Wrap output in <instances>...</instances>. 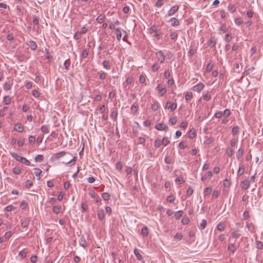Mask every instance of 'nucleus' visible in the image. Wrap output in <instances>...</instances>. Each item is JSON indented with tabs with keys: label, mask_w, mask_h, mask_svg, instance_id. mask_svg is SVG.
Returning a JSON list of instances; mask_svg holds the SVG:
<instances>
[{
	"label": "nucleus",
	"mask_w": 263,
	"mask_h": 263,
	"mask_svg": "<svg viewBox=\"0 0 263 263\" xmlns=\"http://www.w3.org/2000/svg\"><path fill=\"white\" fill-rule=\"evenodd\" d=\"M159 107L158 104L157 103H154L152 105L151 108L154 111H156Z\"/></svg>",
	"instance_id": "obj_60"
},
{
	"label": "nucleus",
	"mask_w": 263,
	"mask_h": 263,
	"mask_svg": "<svg viewBox=\"0 0 263 263\" xmlns=\"http://www.w3.org/2000/svg\"><path fill=\"white\" fill-rule=\"evenodd\" d=\"M134 254L137 257V259L139 260H141L142 259V255L139 253L138 249H135L134 250Z\"/></svg>",
	"instance_id": "obj_29"
},
{
	"label": "nucleus",
	"mask_w": 263,
	"mask_h": 263,
	"mask_svg": "<svg viewBox=\"0 0 263 263\" xmlns=\"http://www.w3.org/2000/svg\"><path fill=\"white\" fill-rule=\"evenodd\" d=\"M228 9L230 12L233 13L236 11V8L234 5L230 4L228 6Z\"/></svg>",
	"instance_id": "obj_36"
},
{
	"label": "nucleus",
	"mask_w": 263,
	"mask_h": 263,
	"mask_svg": "<svg viewBox=\"0 0 263 263\" xmlns=\"http://www.w3.org/2000/svg\"><path fill=\"white\" fill-rule=\"evenodd\" d=\"M208 43L211 48H213L216 44V40L213 36L211 37V38L208 40Z\"/></svg>",
	"instance_id": "obj_13"
},
{
	"label": "nucleus",
	"mask_w": 263,
	"mask_h": 263,
	"mask_svg": "<svg viewBox=\"0 0 263 263\" xmlns=\"http://www.w3.org/2000/svg\"><path fill=\"white\" fill-rule=\"evenodd\" d=\"M170 36L172 40H176L178 37V33L176 31L172 32Z\"/></svg>",
	"instance_id": "obj_44"
},
{
	"label": "nucleus",
	"mask_w": 263,
	"mask_h": 263,
	"mask_svg": "<svg viewBox=\"0 0 263 263\" xmlns=\"http://www.w3.org/2000/svg\"><path fill=\"white\" fill-rule=\"evenodd\" d=\"M164 161L167 164H170L172 162V158L168 155L165 156Z\"/></svg>",
	"instance_id": "obj_55"
},
{
	"label": "nucleus",
	"mask_w": 263,
	"mask_h": 263,
	"mask_svg": "<svg viewBox=\"0 0 263 263\" xmlns=\"http://www.w3.org/2000/svg\"><path fill=\"white\" fill-rule=\"evenodd\" d=\"M21 170L18 167H14L13 169V173L16 175L20 174L21 173Z\"/></svg>",
	"instance_id": "obj_64"
},
{
	"label": "nucleus",
	"mask_w": 263,
	"mask_h": 263,
	"mask_svg": "<svg viewBox=\"0 0 263 263\" xmlns=\"http://www.w3.org/2000/svg\"><path fill=\"white\" fill-rule=\"evenodd\" d=\"M224 228V224L222 222H219L217 226V229L220 232L223 231Z\"/></svg>",
	"instance_id": "obj_27"
},
{
	"label": "nucleus",
	"mask_w": 263,
	"mask_h": 263,
	"mask_svg": "<svg viewBox=\"0 0 263 263\" xmlns=\"http://www.w3.org/2000/svg\"><path fill=\"white\" fill-rule=\"evenodd\" d=\"M206 226V221L205 219H202L201 223L199 226V229L201 230H203Z\"/></svg>",
	"instance_id": "obj_35"
},
{
	"label": "nucleus",
	"mask_w": 263,
	"mask_h": 263,
	"mask_svg": "<svg viewBox=\"0 0 263 263\" xmlns=\"http://www.w3.org/2000/svg\"><path fill=\"white\" fill-rule=\"evenodd\" d=\"M222 115L223 112L221 111H217L215 113L214 116L217 118H220L222 117Z\"/></svg>",
	"instance_id": "obj_50"
},
{
	"label": "nucleus",
	"mask_w": 263,
	"mask_h": 263,
	"mask_svg": "<svg viewBox=\"0 0 263 263\" xmlns=\"http://www.w3.org/2000/svg\"><path fill=\"white\" fill-rule=\"evenodd\" d=\"M32 95L35 98H38L40 97V93L37 90H33L32 92Z\"/></svg>",
	"instance_id": "obj_56"
},
{
	"label": "nucleus",
	"mask_w": 263,
	"mask_h": 263,
	"mask_svg": "<svg viewBox=\"0 0 263 263\" xmlns=\"http://www.w3.org/2000/svg\"><path fill=\"white\" fill-rule=\"evenodd\" d=\"M168 22L170 23V24L173 27H176L179 25V21L178 19L175 17H172L168 21Z\"/></svg>",
	"instance_id": "obj_9"
},
{
	"label": "nucleus",
	"mask_w": 263,
	"mask_h": 263,
	"mask_svg": "<svg viewBox=\"0 0 263 263\" xmlns=\"http://www.w3.org/2000/svg\"><path fill=\"white\" fill-rule=\"evenodd\" d=\"M27 255V252L24 251V250L21 251L18 253V256L21 258H25Z\"/></svg>",
	"instance_id": "obj_47"
},
{
	"label": "nucleus",
	"mask_w": 263,
	"mask_h": 263,
	"mask_svg": "<svg viewBox=\"0 0 263 263\" xmlns=\"http://www.w3.org/2000/svg\"><path fill=\"white\" fill-rule=\"evenodd\" d=\"M141 234L143 237H146L148 234V230L146 226L144 227L141 230Z\"/></svg>",
	"instance_id": "obj_20"
},
{
	"label": "nucleus",
	"mask_w": 263,
	"mask_h": 263,
	"mask_svg": "<svg viewBox=\"0 0 263 263\" xmlns=\"http://www.w3.org/2000/svg\"><path fill=\"white\" fill-rule=\"evenodd\" d=\"M122 30L119 28L116 29L115 33L117 36V39L118 41H120L121 39Z\"/></svg>",
	"instance_id": "obj_15"
},
{
	"label": "nucleus",
	"mask_w": 263,
	"mask_h": 263,
	"mask_svg": "<svg viewBox=\"0 0 263 263\" xmlns=\"http://www.w3.org/2000/svg\"><path fill=\"white\" fill-rule=\"evenodd\" d=\"M14 129L18 132H22L24 130V127L21 124L17 123L14 125Z\"/></svg>",
	"instance_id": "obj_16"
},
{
	"label": "nucleus",
	"mask_w": 263,
	"mask_h": 263,
	"mask_svg": "<svg viewBox=\"0 0 263 263\" xmlns=\"http://www.w3.org/2000/svg\"><path fill=\"white\" fill-rule=\"evenodd\" d=\"M76 159H77V157H73V158L71 160H70L68 162L66 163V165L69 164L70 166L73 165H74L75 164Z\"/></svg>",
	"instance_id": "obj_42"
},
{
	"label": "nucleus",
	"mask_w": 263,
	"mask_h": 263,
	"mask_svg": "<svg viewBox=\"0 0 263 263\" xmlns=\"http://www.w3.org/2000/svg\"><path fill=\"white\" fill-rule=\"evenodd\" d=\"M239 132V127L238 126H235L233 127L232 133L233 135H237Z\"/></svg>",
	"instance_id": "obj_31"
},
{
	"label": "nucleus",
	"mask_w": 263,
	"mask_h": 263,
	"mask_svg": "<svg viewBox=\"0 0 263 263\" xmlns=\"http://www.w3.org/2000/svg\"><path fill=\"white\" fill-rule=\"evenodd\" d=\"M175 197L173 195H170L168 196L166 200L167 202H169L170 203L173 202L175 200Z\"/></svg>",
	"instance_id": "obj_48"
},
{
	"label": "nucleus",
	"mask_w": 263,
	"mask_h": 263,
	"mask_svg": "<svg viewBox=\"0 0 263 263\" xmlns=\"http://www.w3.org/2000/svg\"><path fill=\"white\" fill-rule=\"evenodd\" d=\"M97 216L98 218L102 220H103L105 217V214L104 210L102 209H99L98 211Z\"/></svg>",
	"instance_id": "obj_14"
},
{
	"label": "nucleus",
	"mask_w": 263,
	"mask_h": 263,
	"mask_svg": "<svg viewBox=\"0 0 263 263\" xmlns=\"http://www.w3.org/2000/svg\"><path fill=\"white\" fill-rule=\"evenodd\" d=\"M21 226L23 228L27 227L30 223V219L28 218H23L21 220Z\"/></svg>",
	"instance_id": "obj_8"
},
{
	"label": "nucleus",
	"mask_w": 263,
	"mask_h": 263,
	"mask_svg": "<svg viewBox=\"0 0 263 263\" xmlns=\"http://www.w3.org/2000/svg\"><path fill=\"white\" fill-rule=\"evenodd\" d=\"M67 153L65 151H61L60 152L55 153L54 154V157L55 159H59L61 157L64 156Z\"/></svg>",
	"instance_id": "obj_17"
},
{
	"label": "nucleus",
	"mask_w": 263,
	"mask_h": 263,
	"mask_svg": "<svg viewBox=\"0 0 263 263\" xmlns=\"http://www.w3.org/2000/svg\"><path fill=\"white\" fill-rule=\"evenodd\" d=\"M228 250L234 253L236 251V248L234 243H230L228 246Z\"/></svg>",
	"instance_id": "obj_33"
},
{
	"label": "nucleus",
	"mask_w": 263,
	"mask_h": 263,
	"mask_svg": "<svg viewBox=\"0 0 263 263\" xmlns=\"http://www.w3.org/2000/svg\"><path fill=\"white\" fill-rule=\"evenodd\" d=\"M160 68V66L158 65L157 63H154L152 68V70L153 72H155L158 70Z\"/></svg>",
	"instance_id": "obj_40"
},
{
	"label": "nucleus",
	"mask_w": 263,
	"mask_h": 263,
	"mask_svg": "<svg viewBox=\"0 0 263 263\" xmlns=\"http://www.w3.org/2000/svg\"><path fill=\"white\" fill-rule=\"evenodd\" d=\"M193 97V94L192 92L188 91L185 93V99L186 101H189L191 99H192Z\"/></svg>",
	"instance_id": "obj_34"
},
{
	"label": "nucleus",
	"mask_w": 263,
	"mask_h": 263,
	"mask_svg": "<svg viewBox=\"0 0 263 263\" xmlns=\"http://www.w3.org/2000/svg\"><path fill=\"white\" fill-rule=\"evenodd\" d=\"M76 159H77V157H73V158L71 160H70L68 162L66 163V165L69 164L70 166L73 165H74L75 164Z\"/></svg>",
	"instance_id": "obj_43"
},
{
	"label": "nucleus",
	"mask_w": 263,
	"mask_h": 263,
	"mask_svg": "<svg viewBox=\"0 0 263 263\" xmlns=\"http://www.w3.org/2000/svg\"><path fill=\"white\" fill-rule=\"evenodd\" d=\"M21 163H22L27 166H29L30 165V161L25 157H24L23 158L22 161H21Z\"/></svg>",
	"instance_id": "obj_54"
},
{
	"label": "nucleus",
	"mask_w": 263,
	"mask_h": 263,
	"mask_svg": "<svg viewBox=\"0 0 263 263\" xmlns=\"http://www.w3.org/2000/svg\"><path fill=\"white\" fill-rule=\"evenodd\" d=\"M157 59L160 63H162L165 61V55L162 51L159 50L155 53Z\"/></svg>",
	"instance_id": "obj_1"
},
{
	"label": "nucleus",
	"mask_w": 263,
	"mask_h": 263,
	"mask_svg": "<svg viewBox=\"0 0 263 263\" xmlns=\"http://www.w3.org/2000/svg\"><path fill=\"white\" fill-rule=\"evenodd\" d=\"M203 98L205 101H209L211 99V96L208 93H205L203 96Z\"/></svg>",
	"instance_id": "obj_62"
},
{
	"label": "nucleus",
	"mask_w": 263,
	"mask_h": 263,
	"mask_svg": "<svg viewBox=\"0 0 263 263\" xmlns=\"http://www.w3.org/2000/svg\"><path fill=\"white\" fill-rule=\"evenodd\" d=\"M10 155L16 160H17L20 162H21V161H22V159L24 158V157L20 156L19 155H18L17 153H11Z\"/></svg>",
	"instance_id": "obj_11"
},
{
	"label": "nucleus",
	"mask_w": 263,
	"mask_h": 263,
	"mask_svg": "<svg viewBox=\"0 0 263 263\" xmlns=\"http://www.w3.org/2000/svg\"><path fill=\"white\" fill-rule=\"evenodd\" d=\"M183 212L181 210H179L176 212L175 214V217L177 219H179L182 215Z\"/></svg>",
	"instance_id": "obj_41"
},
{
	"label": "nucleus",
	"mask_w": 263,
	"mask_h": 263,
	"mask_svg": "<svg viewBox=\"0 0 263 263\" xmlns=\"http://www.w3.org/2000/svg\"><path fill=\"white\" fill-rule=\"evenodd\" d=\"M28 45L30 47L32 50H35L37 47L36 42L32 40H30L29 41Z\"/></svg>",
	"instance_id": "obj_12"
},
{
	"label": "nucleus",
	"mask_w": 263,
	"mask_h": 263,
	"mask_svg": "<svg viewBox=\"0 0 263 263\" xmlns=\"http://www.w3.org/2000/svg\"><path fill=\"white\" fill-rule=\"evenodd\" d=\"M146 76L145 73H142L139 76V82L141 83H143L145 82Z\"/></svg>",
	"instance_id": "obj_23"
},
{
	"label": "nucleus",
	"mask_w": 263,
	"mask_h": 263,
	"mask_svg": "<svg viewBox=\"0 0 263 263\" xmlns=\"http://www.w3.org/2000/svg\"><path fill=\"white\" fill-rule=\"evenodd\" d=\"M41 130L43 133H47L49 132V126L46 125H42Z\"/></svg>",
	"instance_id": "obj_32"
},
{
	"label": "nucleus",
	"mask_w": 263,
	"mask_h": 263,
	"mask_svg": "<svg viewBox=\"0 0 263 263\" xmlns=\"http://www.w3.org/2000/svg\"><path fill=\"white\" fill-rule=\"evenodd\" d=\"M29 142L30 144H33L35 141V138L33 136H30L28 138Z\"/></svg>",
	"instance_id": "obj_52"
},
{
	"label": "nucleus",
	"mask_w": 263,
	"mask_h": 263,
	"mask_svg": "<svg viewBox=\"0 0 263 263\" xmlns=\"http://www.w3.org/2000/svg\"><path fill=\"white\" fill-rule=\"evenodd\" d=\"M177 119L176 116H172L169 119V123L173 125L176 123Z\"/></svg>",
	"instance_id": "obj_24"
},
{
	"label": "nucleus",
	"mask_w": 263,
	"mask_h": 263,
	"mask_svg": "<svg viewBox=\"0 0 263 263\" xmlns=\"http://www.w3.org/2000/svg\"><path fill=\"white\" fill-rule=\"evenodd\" d=\"M103 67L107 70H109L110 69V65L108 61L105 60L103 62Z\"/></svg>",
	"instance_id": "obj_22"
},
{
	"label": "nucleus",
	"mask_w": 263,
	"mask_h": 263,
	"mask_svg": "<svg viewBox=\"0 0 263 263\" xmlns=\"http://www.w3.org/2000/svg\"><path fill=\"white\" fill-rule=\"evenodd\" d=\"M34 170H35L34 174L37 177V180H40V175L42 172V170L39 168H34Z\"/></svg>",
	"instance_id": "obj_25"
},
{
	"label": "nucleus",
	"mask_w": 263,
	"mask_h": 263,
	"mask_svg": "<svg viewBox=\"0 0 263 263\" xmlns=\"http://www.w3.org/2000/svg\"><path fill=\"white\" fill-rule=\"evenodd\" d=\"M240 234L237 231H234L232 233V236L234 238H238L240 236Z\"/></svg>",
	"instance_id": "obj_63"
},
{
	"label": "nucleus",
	"mask_w": 263,
	"mask_h": 263,
	"mask_svg": "<svg viewBox=\"0 0 263 263\" xmlns=\"http://www.w3.org/2000/svg\"><path fill=\"white\" fill-rule=\"evenodd\" d=\"M245 165L243 164H240L238 170L237 172V176H239L242 175L245 173Z\"/></svg>",
	"instance_id": "obj_10"
},
{
	"label": "nucleus",
	"mask_w": 263,
	"mask_h": 263,
	"mask_svg": "<svg viewBox=\"0 0 263 263\" xmlns=\"http://www.w3.org/2000/svg\"><path fill=\"white\" fill-rule=\"evenodd\" d=\"M105 18V16L104 15H99L96 18V20L98 23H102L104 21V20Z\"/></svg>",
	"instance_id": "obj_30"
},
{
	"label": "nucleus",
	"mask_w": 263,
	"mask_h": 263,
	"mask_svg": "<svg viewBox=\"0 0 263 263\" xmlns=\"http://www.w3.org/2000/svg\"><path fill=\"white\" fill-rule=\"evenodd\" d=\"M243 151L242 148H239L236 153V157L238 159H239L243 156Z\"/></svg>",
	"instance_id": "obj_28"
},
{
	"label": "nucleus",
	"mask_w": 263,
	"mask_h": 263,
	"mask_svg": "<svg viewBox=\"0 0 263 263\" xmlns=\"http://www.w3.org/2000/svg\"><path fill=\"white\" fill-rule=\"evenodd\" d=\"M234 153V151L233 149L228 147L226 151V154L229 157H231Z\"/></svg>",
	"instance_id": "obj_38"
},
{
	"label": "nucleus",
	"mask_w": 263,
	"mask_h": 263,
	"mask_svg": "<svg viewBox=\"0 0 263 263\" xmlns=\"http://www.w3.org/2000/svg\"><path fill=\"white\" fill-rule=\"evenodd\" d=\"M155 128L160 131H163L165 130H167L168 127L166 124L162 123H159L157 124L155 126Z\"/></svg>",
	"instance_id": "obj_3"
},
{
	"label": "nucleus",
	"mask_w": 263,
	"mask_h": 263,
	"mask_svg": "<svg viewBox=\"0 0 263 263\" xmlns=\"http://www.w3.org/2000/svg\"><path fill=\"white\" fill-rule=\"evenodd\" d=\"M164 108L168 109H170L171 111H174L177 108V103L168 101L166 102Z\"/></svg>",
	"instance_id": "obj_2"
},
{
	"label": "nucleus",
	"mask_w": 263,
	"mask_h": 263,
	"mask_svg": "<svg viewBox=\"0 0 263 263\" xmlns=\"http://www.w3.org/2000/svg\"><path fill=\"white\" fill-rule=\"evenodd\" d=\"M212 175H213L212 172L211 171H209L207 172L206 175L202 176L201 177V180L202 181H205L207 179L211 178L212 177Z\"/></svg>",
	"instance_id": "obj_18"
},
{
	"label": "nucleus",
	"mask_w": 263,
	"mask_h": 263,
	"mask_svg": "<svg viewBox=\"0 0 263 263\" xmlns=\"http://www.w3.org/2000/svg\"><path fill=\"white\" fill-rule=\"evenodd\" d=\"M69 66H70V63H69V60H65L64 63V66L65 67V69L66 70H68Z\"/></svg>",
	"instance_id": "obj_61"
},
{
	"label": "nucleus",
	"mask_w": 263,
	"mask_h": 263,
	"mask_svg": "<svg viewBox=\"0 0 263 263\" xmlns=\"http://www.w3.org/2000/svg\"><path fill=\"white\" fill-rule=\"evenodd\" d=\"M156 89L159 91L160 96H163L166 92V88L163 87L161 84H158L156 87Z\"/></svg>",
	"instance_id": "obj_7"
},
{
	"label": "nucleus",
	"mask_w": 263,
	"mask_h": 263,
	"mask_svg": "<svg viewBox=\"0 0 263 263\" xmlns=\"http://www.w3.org/2000/svg\"><path fill=\"white\" fill-rule=\"evenodd\" d=\"M193 189L191 186H189L186 192L187 196L189 197L191 196L193 194Z\"/></svg>",
	"instance_id": "obj_51"
},
{
	"label": "nucleus",
	"mask_w": 263,
	"mask_h": 263,
	"mask_svg": "<svg viewBox=\"0 0 263 263\" xmlns=\"http://www.w3.org/2000/svg\"><path fill=\"white\" fill-rule=\"evenodd\" d=\"M138 109V103L135 102L134 103L132 107H131V110H133V111H137Z\"/></svg>",
	"instance_id": "obj_49"
},
{
	"label": "nucleus",
	"mask_w": 263,
	"mask_h": 263,
	"mask_svg": "<svg viewBox=\"0 0 263 263\" xmlns=\"http://www.w3.org/2000/svg\"><path fill=\"white\" fill-rule=\"evenodd\" d=\"M204 87V85L202 83H199L193 87L194 91L199 92Z\"/></svg>",
	"instance_id": "obj_5"
},
{
	"label": "nucleus",
	"mask_w": 263,
	"mask_h": 263,
	"mask_svg": "<svg viewBox=\"0 0 263 263\" xmlns=\"http://www.w3.org/2000/svg\"><path fill=\"white\" fill-rule=\"evenodd\" d=\"M88 55V51L87 49H84L82 51L81 56L83 58H86Z\"/></svg>",
	"instance_id": "obj_58"
},
{
	"label": "nucleus",
	"mask_w": 263,
	"mask_h": 263,
	"mask_svg": "<svg viewBox=\"0 0 263 263\" xmlns=\"http://www.w3.org/2000/svg\"><path fill=\"white\" fill-rule=\"evenodd\" d=\"M162 144L164 145V146H166L170 142V139L168 137H164L162 140Z\"/></svg>",
	"instance_id": "obj_26"
},
{
	"label": "nucleus",
	"mask_w": 263,
	"mask_h": 263,
	"mask_svg": "<svg viewBox=\"0 0 263 263\" xmlns=\"http://www.w3.org/2000/svg\"><path fill=\"white\" fill-rule=\"evenodd\" d=\"M79 244L83 248H85L87 246V243L84 236H82L79 240Z\"/></svg>",
	"instance_id": "obj_19"
},
{
	"label": "nucleus",
	"mask_w": 263,
	"mask_h": 263,
	"mask_svg": "<svg viewBox=\"0 0 263 263\" xmlns=\"http://www.w3.org/2000/svg\"><path fill=\"white\" fill-rule=\"evenodd\" d=\"M102 197L103 199L105 200H108L110 199V195L108 193H103L102 194Z\"/></svg>",
	"instance_id": "obj_37"
},
{
	"label": "nucleus",
	"mask_w": 263,
	"mask_h": 263,
	"mask_svg": "<svg viewBox=\"0 0 263 263\" xmlns=\"http://www.w3.org/2000/svg\"><path fill=\"white\" fill-rule=\"evenodd\" d=\"M250 185V181L247 179L243 180L240 184L241 187L243 190L248 189Z\"/></svg>",
	"instance_id": "obj_6"
},
{
	"label": "nucleus",
	"mask_w": 263,
	"mask_h": 263,
	"mask_svg": "<svg viewBox=\"0 0 263 263\" xmlns=\"http://www.w3.org/2000/svg\"><path fill=\"white\" fill-rule=\"evenodd\" d=\"M43 138H44V135H39L37 139H36V142L38 144H40L42 142V141H43Z\"/></svg>",
	"instance_id": "obj_57"
},
{
	"label": "nucleus",
	"mask_w": 263,
	"mask_h": 263,
	"mask_svg": "<svg viewBox=\"0 0 263 263\" xmlns=\"http://www.w3.org/2000/svg\"><path fill=\"white\" fill-rule=\"evenodd\" d=\"M53 212L55 214H58L60 211V206L54 205L52 208Z\"/></svg>",
	"instance_id": "obj_46"
},
{
	"label": "nucleus",
	"mask_w": 263,
	"mask_h": 263,
	"mask_svg": "<svg viewBox=\"0 0 263 263\" xmlns=\"http://www.w3.org/2000/svg\"><path fill=\"white\" fill-rule=\"evenodd\" d=\"M162 144V141L160 139L156 140L154 142L155 147H159Z\"/></svg>",
	"instance_id": "obj_53"
},
{
	"label": "nucleus",
	"mask_w": 263,
	"mask_h": 263,
	"mask_svg": "<svg viewBox=\"0 0 263 263\" xmlns=\"http://www.w3.org/2000/svg\"><path fill=\"white\" fill-rule=\"evenodd\" d=\"M81 34L79 32H77L74 33L73 38L75 40H78L81 37Z\"/></svg>",
	"instance_id": "obj_59"
},
{
	"label": "nucleus",
	"mask_w": 263,
	"mask_h": 263,
	"mask_svg": "<svg viewBox=\"0 0 263 263\" xmlns=\"http://www.w3.org/2000/svg\"><path fill=\"white\" fill-rule=\"evenodd\" d=\"M43 158H44V157L43 155H38L35 157L34 160L35 161H37V162H41L43 161Z\"/></svg>",
	"instance_id": "obj_45"
},
{
	"label": "nucleus",
	"mask_w": 263,
	"mask_h": 263,
	"mask_svg": "<svg viewBox=\"0 0 263 263\" xmlns=\"http://www.w3.org/2000/svg\"><path fill=\"white\" fill-rule=\"evenodd\" d=\"M212 192V188L210 187H207L204 189V195H210Z\"/></svg>",
	"instance_id": "obj_39"
},
{
	"label": "nucleus",
	"mask_w": 263,
	"mask_h": 263,
	"mask_svg": "<svg viewBox=\"0 0 263 263\" xmlns=\"http://www.w3.org/2000/svg\"><path fill=\"white\" fill-rule=\"evenodd\" d=\"M179 7L177 5L173 6L167 12L166 16L173 15L178 10Z\"/></svg>",
	"instance_id": "obj_4"
},
{
	"label": "nucleus",
	"mask_w": 263,
	"mask_h": 263,
	"mask_svg": "<svg viewBox=\"0 0 263 263\" xmlns=\"http://www.w3.org/2000/svg\"><path fill=\"white\" fill-rule=\"evenodd\" d=\"M11 99L9 96H6L4 97L3 102L5 104H6V105L9 104L11 102Z\"/></svg>",
	"instance_id": "obj_21"
}]
</instances>
